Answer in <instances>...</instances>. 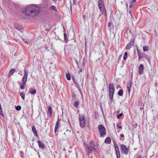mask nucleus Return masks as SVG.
I'll return each mask as SVG.
<instances>
[{
  "label": "nucleus",
  "mask_w": 158,
  "mask_h": 158,
  "mask_svg": "<svg viewBox=\"0 0 158 158\" xmlns=\"http://www.w3.org/2000/svg\"><path fill=\"white\" fill-rule=\"evenodd\" d=\"M73 82H74V83H75L76 86L77 88H78V87H79L78 84L77 83L76 81L75 80H74V79H73Z\"/></svg>",
  "instance_id": "nucleus-36"
},
{
  "label": "nucleus",
  "mask_w": 158,
  "mask_h": 158,
  "mask_svg": "<svg viewBox=\"0 0 158 158\" xmlns=\"http://www.w3.org/2000/svg\"><path fill=\"white\" fill-rule=\"evenodd\" d=\"M114 92H113L110 90H109V96L110 98L112 101L113 98V96Z\"/></svg>",
  "instance_id": "nucleus-11"
},
{
  "label": "nucleus",
  "mask_w": 158,
  "mask_h": 158,
  "mask_svg": "<svg viewBox=\"0 0 158 158\" xmlns=\"http://www.w3.org/2000/svg\"><path fill=\"white\" fill-rule=\"evenodd\" d=\"M117 126L118 127V129H122V127L121 126H119L118 125V124H117Z\"/></svg>",
  "instance_id": "nucleus-41"
},
{
  "label": "nucleus",
  "mask_w": 158,
  "mask_h": 158,
  "mask_svg": "<svg viewBox=\"0 0 158 158\" xmlns=\"http://www.w3.org/2000/svg\"><path fill=\"white\" fill-rule=\"evenodd\" d=\"M83 19H85L86 18L85 15H82Z\"/></svg>",
  "instance_id": "nucleus-44"
},
{
  "label": "nucleus",
  "mask_w": 158,
  "mask_h": 158,
  "mask_svg": "<svg viewBox=\"0 0 158 158\" xmlns=\"http://www.w3.org/2000/svg\"><path fill=\"white\" fill-rule=\"evenodd\" d=\"M78 105V102L76 101L74 103V106L75 108H77Z\"/></svg>",
  "instance_id": "nucleus-34"
},
{
  "label": "nucleus",
  "mask_w": 158,
  "mask_h": 158,
  "mask_svg": "<svg viewBox=\"0 0 158 158\" xmlns=\"http://www.w3.org/2000/svg\"><path fill=\"white\" fill-rule=\"evenodd\" d=\"M117 157H120V154L119 150L115 151Z\"/></svg>",
  "instance_id": "nucleus-26"
},
{
  "label": "nucleus",
  "mask_w": 158,
  "mask_h": 158,
  "mask_svg": "<svg viewBox=\"0 0 158 158\" xmlns=\"http://www.w3.org/2000/svg\"><path fill=\"white\" fill-rule=\"evenodd\" d=\"M99 8H102V7L104 6L103 2L102 0H98V5Z\"/></svg>",
  "instance_id": "nucleus-16"
},
{
  "label": "nucleus",
  "mask_w": 158,
  "mask_h": 158,
  "mask_svg": "<svg viewBox=\"0 0 158 158\" xmlns=\"http://www.w3.org/2000/svg\"><path fill=\"white\" fill-rule=\"evenodd\" d=\"M137 53H138V55L139 54H141L138 49H137Z\"/></svg>",
  "instance_id": "nucleus-45"
},
{
  "label": "nucleus",
  "mask_w": 158,
  "mask_h": 158,
  "mask_svg": "<svg viewBox=\"0 0 158 158\" xmlns=\"http://www.w3.org/2000/svg\"><path fill=\"white\" fill-rule=\"evenodd\" d=\"M114 147L115 148V150L118 151V150H119V149H118V146L115 142H114Z\"/></svg>",
  "instance_id": "nucleus-21"
},
{
  "label": "nucleus",
  "mask_w": 158,
  "mask_h": 158,
  "mask_svg": "<svg viewBox=\"0 0 158 158\" xmlns=\"http://www.w3.org/2000/svg\"><path fill=\"white\" fill-rule=\"evenodd\" d=\"M15 70L14 69H11L9 72V75L10 76L14 73Z\"/></svg>",
  "instance_id": "nucleus-25"
},
{
  "label": "nucleus",
  "mask_w": 158,
  "mask_h": 158,
  "mask_svg": "<svg viewBox=\"0 0 158 158\" xmlns=\"http://www.w3.org/2000/svg\"><path fill=\"white\" fill-rule=\"evenodd\" d=\"M148 49V46H144L143 47V50L144 51H147Z\"/></svg>",
  "instance_id": "nucleus-27"
},
{
  "label": "nucleus",
  "mask_w": 158,
  "mask_h": 158,
  "mask_svg": "<svg viewBox=\"0 0 158 158\" xmlns=\"http://www.w3.org/2000/svg\"><path fill=\"white\" fill-rule=\"evenodd\" d=\"M138 55L139 60L142 58L143 57L142 54H139Z\"/></svg>",
  "instance_id": "nucleus-30"
},
{
  "label": "nucleus",
  "mask_w": 158,
  "mask_h": 158,
  "mask_svg": "<svg viewBox=\"0 0 158 158\" xmlns=\"http://www.w3.org/2000/svg\"><path fill=\"white\" fill-rule=\"evenodd\" d=\"M111 23L110 22H109L108 23V27H110V25H111Z\"/></svg>",
  "instance_id": "nucleus-43"
},
{
  "label": "nucleus",
  "mask_w": 158,
  "mask_h": 158,
  "mask_svg": "<svg viewBox=\"0 0 158 158\" xmlns=\"http://www.w3.org/2000/svg\"><path fill=\"white\" fill-rule=\"evenodd\" d=\"M123 115V114L122 113H120L119 114H118L117 115V117L119 119Z\"/></svg>",
  "instance_id": "nucleus-32"
},
{
  "label": "nucleus",
  "mask_w": 158,
  "mask_h": 158,
  "mask_svg": "<svg viewBox=\"0 0 158 158\" xmlns=\"http://www.w3.org/2000/svg\"><path fill=\"white\" fill-rule=\"evenodd\" d=\"M72 6H70V10H71V11H72Z\"/></svg>",
  "instance_id": "nucleus-52"
},
{
  "label": "nucleus",
  "mask_w": 158,
  "mask_h": 158,
  "mask_svg": "<svg viewBox=\"0 0 158 158\" xmlns=\"http://www.w3.org/2000/svg\"><path fill=\"white\" fill-rule=\"evenodd\" d=\"M40 11V7L35 5H31L27 6L25 10V14L32 17L37 15Z\"/></svg>",
  "instance_id": "nucleus-1"
},
{
  "label": "nucleus",
  "mask_w": 158,
  "mask_h": 158,
  "mask_svg": "<svg viewBox=\"0 0 158 158\" xmlns=\"http://www.w3.org/2000/svg\"><path fill=\"white\" fill-rule=\"evenodd\" d=\"M121 152L122 153H124L126 155L128 154V150L125 145L124 144L121 145Z\"/></svg>",
  "instance_id": "nucleus-5"
},
{
  "label": "nucleus",
  "mask_w": 158,
  "mask_h": 158,
  "mask_svg": "<svg viewBox=\"0 0 158 158\" xmlns=\"http://www.w3.org/2000/svg\"><path fill=\"white\" fill-rule=\"evenodd\" d=\"M66 77L67 79L68 80H70L71 79V77L70 73H67L66 74Z\"/></svg>",
  "instance_id": "nucleus-24"
},
{
  "label": "nucleus",
  "mask_w": 158,
  "mask_h": 158,
  "mask_svg": "<svg viewBox=\"0 0 158 158\" xmlns=\"http://www.w3.org/2000/svg\"><path fill=\"white\" fill-rule=\"evenodd\" d=\"M134 41L132 40L130 41V42L127 45L126 49H129L134 45Z\"/></svg>",
  "instance_id": "nucleus-8"
},
{
  "label": "nucleus",
  "mask_w": 158,
  "mask_h": 158,
  "mask_svg": "<svg viewBox=\"0 0 158 158\" xmlns=\"http://www.w3.org/2000/svg\"><path fill=\"white\" fill-rule=\"evenodd\" d=\"M132 82L131 81H130L129 82H128L127 85V88L128 92L129 94H130L131 90V87L132 85Z\"/></svg>",
  "instance_id": "nucleus-9"
},
{
  "label": "nucleus",
  "mask_w": 158,
  "mask_h": 158,
  "mask_svg": "<svg viewBox=\"0 0 158 158\" xmlns=\"http://www.w3.org/2000/svg\"><path fill=\"white\" fill-rule=\"evenodd\" d=\"M129 12H130V13H131V11H129Z\"/></svg>",
  "instance_id": "nucleus-57"
},
{
  "label": "nucleus",
  "mask_w": 158,
  "mask_h": 158,
  "mask_svg": "<svg viewBox=\"0 0 158 158\" xmlns=\"http://www.w3.org/2000/svg\"><path fill=\"white\" fill-rule=\"evenodd\" d=\"M121 87H120V86L118 85H117V88H120Z\"/></svg>",
  "instance_id": "nucleus-48"
},
{
  "label": "nucleus",
  "mask_w": 158,
  "mask_h": 158,
  "mask_svg": "<svg viewBox=\"0 0 158 158\" xmlns=\"http://www.w3.org/2000/svg\"><path fill=\"white\" fill-rule=\"evenodd\" d=\"M78 89V90H79V91L80 92V94H81V95H82V92H81V90L79 88V87H78V88H77Z\"/></svg>",
  "instance_id": "nucleus-42"
},
{
  "label": "nucleus",
  "mask_w": 158,
  "mask_h": 158,
  "mask_svg": "<svg viewBox=\"0 0 158 158\" xmlns=\"http://www.w3.org/2000/svg\"><path fill=\"white\" fill-rule=\"evenodd\" d=\"M127 52H125L124 53V55L123 56V58L124 60H126L127 58Z\"/></svg>",
  "instance_id": "nucleus-29"
},
{
  "label": "nucleus",
  "mask_w": 158,
  "mask_h": 158,
  "mask_svg": "<svg viewBox=\"0 0 158 158\" xmlns=\"http://www.w3.org/2000/svg\"><path fill=\"white\" fill-rule=\"evenodd\" d=\"M73 4H75L77 0H73Z\"/></svg>",
  "instance_id": "nucleus-47"
},
{
  "label": "nucleus",
  "mask_w": 158,
  "mask_h": 158,
  "mask_svg": "<svg viewBox=\"0 0 158 158\" xmlns=\"http://www.w3.org/2000/svg\"><path fill=\"white\" fill-rule=\"evenodd\" d=\"M104 142L107 144H109L111 142V139L110 137H107L105 139Z\"/></svg>",
  "instance_id": "nucleus-17"
},
{
  "label": "nucleus",
  "mask_w": 158,
  "mask_h": 158,
  "mask_svg": "<svg viewBox=\"0 0 158 158\" xmlns=\"http://www.w3.org/2000/svg\"><path fill=\"white\" fill-rule=\"evenodd\" d=\"M64 35L65 41L66 42H67L68 40L67 39V36L66 34L65 33H64Z\"/></svg>",
  "instance_id": "nucleus-28"
},
{
  "label": "nucleus",
  "mask_w": 158,
  "mask_h": 158,
  "mask_svg": "<svg viewBox=\"0 0 158 158\" xmlns=\"http://www.w3.org/2000/svg\"><path fill=\"white\" fill-rule=\"evenodd\" d=\"M136 158H141V157L140 156H138Z\"/></svg>",
  "instance_id": "nucleus-51"
},
{
  "label": "nucleus",
  "mask_w": 158,
  "mask_h": 158,
  "mask_svg": "<svg viewBox=\"0 0 158 158\" xmlns=\"http://www.w3.org/2000/svg\"><path fill=\"white\" fill-rule=\"evenodd\" d=\"M131 2V4L129 6V8H132L134 6V4H132V2Z\"/></svg>",
  "instance_id": "nucleus-40"
},
{
  "label": "nucleus",
  "mask_w": 158,
  "mask_h": 158,
  "mask_svg": "<svg viewBox=\"0 0 158 158\" xmlns=\"http://www.w3.org/2000/svg\"><path fill=\"white\" fill-rule=\"evenodd\" d=\"M101 11L103 13L104 15L106 16V10L105 8V6L102 7V8H99Z\"/></svg>",
  "instance_id": "nucleus-10"
},
{
  "label": "nucleus",
  "mask_w": 158,
  "mask_h": 158,
  "mask_svg": "<svg viewBox=\"0 0 158 158\" xmlns=\"http://www.w3.org/2000/svg\"><path fill=\"white\" fill-rule=\"evenodd\" d=\"M14 27L17 29H18L19 31H22V27L21 26H20L18 24H15L14 25Z\"/></svg>",
  "instance_id": "nucleus-14"
},
{
  "label": "nucleus",
  "mask_w": 158,
  "mask_h": 158,
  "mask_svg": "<svg viewBox=\"0 0 158 158\" xmlns=\"http://www.w3.org/2000/svg\"><path fill=\"white\" fill-rule=\"evenodd\" d=\"M36 90L35 89H34L32 91H31L30 92V93L31 94H34L36 93Z\"/></svg>",
  "instance_id": "nucleus-33"
},
{
  "label": "nucleus",
  "mask_w": 158,
  "mask_h": 158,
  "mask_svg": "<svg viewBox=\"0 0 158 158\" xmlns=\"http://www.w3.org/2000/svg\"><path fill=\"white\" fill-rule=\"evenodd\" d=\"M130 33H131V30H130Z\"/></svg>",
  "instance_id": "nucleus-54"
},
{
  "label": "nucleus",
  "mask_w": 158,
  "mask_h": 158,
  "mask_svg": "<svg viewBox=\"0 0 158 158\" xmlns=\"http://www.w3.org/2000/svg\"><path fill=\"white\" fill-rule=\"evenodd\" d=\"M24 85V84H23V85H21L20 86V88L22 89H24V88H25V86L24 85Z\"/></svg>",
  "instance_id": "nucleus-39"
},
{
  "label": "nucleus",
  "mask_w": 158,
  "mask_h": 158,
  "mask_svg": "<svg viewBox=\"0 0 158 158\" xmlns=\"http://www.w3.org/2000/svg\"><path fill=\"white\" fill-rule=\"evenodd\" d=\"M37 143L38 144L39 147L41 149H44L45 148V145L41 142L39 140Z\"/></svg>",
  "instance_id": "nucleus-13"
},
{
  "label": "nucleus",
  "mask_w": 158,
  "mask_h": 158,
  "mask_svg": "<svg viewBox=\"0 0 158 158\" xmlns=\"http://www.w3.org/2000/svg\"><path fill=\"white\" fill-rule=\"evenodd\" d=\"M140 109H143V108H140Z\"/></svg>",
  "instance_id": "nucleus-56"
},
{
  "label": "nucleus",
  "mask_w": 158,
  "mask_h": 158,
  "mask_svg": "<svg viewBox=\"0 0 158 158\" xmlns=\"http://www.w3.org/2000/svg\"><path fill=\"white\" fill-rule=\"evenodd\" d=\"M51 8L52 10H54L55 11H56V7L54 6H52Z\"/></svg>",
  "instance_id": "nucleus-38"
},
{
  "label": "nucleus",
  "mask_w": 158,
  "mask_h": 158,
  "mask_svg": "<svg viewBox=\"0 0 158 158\" xmlns=\"http://www.w3.org/2000/svg\"><path fill=\"white\" fill-rule=\"evenodd\" d=\"M24 74L22 79V82L23 84L25 85L26 82L27 81V77L28 76V73L26 70V69L24 70Z\"/></svg>",
  "instance_id": "nucleus-6"
},
{
  "label": "nucleus",
  "mask_w": 158,
  "mask_h": 158,
  "mask_svg": "<svg viewBox=\"0 0 158 158\" xmlns=\"http://www.w3.org/2000/svg\"><path fill=\"white\" fill-rule=\"evenodd\" d=\"M48 111L49 113V115L50 116V118H51L52 115V108L51 106H48Z\"/></svg>",
  "instance_id": "nucleus-19"
},
{
  "label": "nucleus",
  "mask_w": 158,
  "mask_h": 158,
  "mask_svg": "<svg viewBox=\"0 0 158 158\" xmlns=\"http://www.w3.org/2000/svg\"><path fill=\"white\" fill-rule=\"evenodd\" d=\"M120 136L122 137H124V135L123 134H120Z\"/></svg>",
  "instance_id": "nucleus-46"
},
{
  "label": "nucleus",
  "mask_w": 158,
  "mask_h": 158,
  "mask_svg": "<svg viewBox=\"0 0 158 158\" xmlns=\"http://www.w3.org/2000/svg\"><path fill=\"white\" fill-rule=\"evenodd\" d=\"M109 90L114 92L115 89L113 83H110L109 85Z\"/></svg>",
  "instance_id": "nucleus-15"
},
{
  "label": "nucleus",
  "mask_w": 158,
  "mask_h": 158,
  "mask_svg": "<svg viewBox=\"0 0 158 158\" xmlns=\"http://www.w3.org/2000/svg\"><path fill=\"white\" fill-rule=\"evenodd\" d=\"M62 25H63V29H64V31H65V29L64 27V25L63 24H62Z\"/></svg>",
  "instance_id": "nucleus-50"
},
{
  "label": "nucleus",
  "mask_w": 158,
  "mask_h": 158,
  "mask_svg": "<svg viewBox=\"0 0 158 158\" xmlns=\"http://www.w3.org/2000/svg\"><path fill=\"white\" fill-rule=\"evenodd\" d=\"M85 149L86 152H88V155H89V153L94 151H97L96 148L93 146H90L86 144L85 145Z\"/></svg>",
  "instance_id": "nucleus-2"
},
{
  "label": "nucleus",
  "mask_w": 158,
  "mask_h": 158,
  "mask_svg": "<svg viewBox=\"0 0 158 158\" xmlns=\"http://www.w3.org/2000/svg\"><path fill=\"white\" fill-rule=\"evenodd\" d=\"M23 41H24V42L27 44H29V42L28 41V40L23 39Z\"/></svg>",
  "instance_id": "nucleus-35"
},
{
  "label": "nucleus",
  "mask_w": 158,
  "mask_h": 158,
  "mask_svg": "<svg viewBox=\"0 0 158 158\" xmlns=\"http://www.w3.org/2000/svg\"><path fill=\"white\" fill-rule=\"evenodd\" d=\"M71 133V131L67 130L65 132H64V134L66 136H69L70 135Z\"/></svg>",
  "instance_id": "nucleus-20"
},
{
  "label": "nucleus",
  "mask_w": 158,
  "mask_h": 158,
  "mask_svg": "<svg viewBox=\"0 0 158 158\" xmlns=\"http://www.w3.org/2000/svg\"><path fill=\"white\" fill-rule=\"evenodd\" d=\"M144 67L142 64H141L139 68L138 73L139 75H141L143 72Z\"/></svg>",
  "instance_id": "nucleus-7"
},
{
  "label": "nucleus",
  "mask_w": 158,
  "mask_h": 158,
  "mask_svg": "<svg viewBox=\"0 0 158 158\" xmlns=\"http://www.w3.org/2000/svg\"><path fill=\"white\" fill-rule=\"evenodd\" d=\"M21 107L20 106H18L15 107V109L17 110H19L21 109Z\"/></svg>",
  "instance_id": "nucleus-31"
},
{
  "label": "nucleus",
  "mask_w": 158,
  "mask_h": 158,
  "mask_svg": "<svg viewBox=\"0 0 158 158\" xmlns=\"http://www.w3.org/2000/svg\"><path fill=\"white\" fill-rule=\"evenodd\" d=\"M117 158H120V157H117Z\"/></svg>",
  "instance_id": "nucleus-55"
},
{
  "label": "nucleus",
  "mask_w": 158,
  "mask_h": 158,
  "mask_svg": "<svg viewBox=\"0 0 158 158\" xmlns=\"http://www.w3.org/2000/svg\"><path fill=\"white\" fill-rule=\"evenodd\" d=\"M98 131L101 136H103L106 134V129L102 125H99L98 127Z\"/></svg>",
  "instance_id": "nucleus-3"
},
{
  "label": "nucleus",
  "mask_w": 158,
  "mask_h": 158,
  "mask_svg": "<svg viewBox=\"0 0 158 158\" xmlns=\"http://www.w3.org/2000/svg\"><path fill=\"white\" fill-rule=\"evenodd\" d=\"M32 131L33 133H34V135L35 136H37V135L36 131L35 129V127L34 126H33V127H32Z\"/></svg>",
  "instance_id": "nucleus-18"
},
{
  "label": "nucleus",
  "mask_w": 158,
  "mask_h": 158,
  "mask_svg": "<svg viewBox=\"0 0 158 158\" xmlns=\"http://www.w3.org/2000/svg\"><path fill=\"white\" fill-rule=\"evenodd\" d=\"M60 121L59 119H58L57 121L56 122V126H55V128L54 131H55V132H56V131H57V130L58 128L59 125H60Z\"/></svg>",
  "instance_id": "nucleus-12"
},
{
  "label": "nucleus",
  "mask_w": 158,
  "mask_h": 158,
  "mask_svg": "<svg viewBox=\"0 0 158 158\" xmlns=\"http://www.w3.org/2000/svg\"><path fill=\"white\" fill-rule=\"evenodd\" d=\"M20 95L22 98L24 100L25 98V94L24 93L21 92L20 93Z\"/></svg>",
  "instance_id": "nucleus-23"
},
{
  "label": "nucleus",
  "mask_w": 158,
  "mask_h": 158,
  "mask_svg": "<svg viewBox=\"0 0 158 158\" xmlns=\"http://www.w3.org/2000/svg\"><path fill=\"white\" fill-rule=\"evenodd\" d=\"M136 1V0H132V2H135Z\"/></svg>",
  "instance_id": "nucleus-49"
},
{
  "label": "nucleus",
  "mask_w": 158,
  "mask_h": 158,
  "mask_svg": "<svg viewBox=\"0 0 158 158\" xmlns=\"http://www.w3.org/2000/svg\"><path fill=\"white\" fill-rule=\"evenodd\" d=\"M79 122L80 126L81 127H83L85 125V117L83 115L79 116Z\"/></svg>",
  "instance_id": "nucleus-4"
},
{
  "label": "nucleus",
  "mask_w": 158,
  "mask_h": 158,
  "mask_svg": "<svg viewBox=\"0 0 158 158\" xmlns=\"http://www.w3.org/2000/svg\"><path fill=\"white\" fill-rule=\"evenodd\" d=\"M146 59H147V60H148V61H150V60H149V59H148V58H146Z\"/></svg>",
  "instance_id": "nucleus-53"
},
{
  "label": "nucleus",
  "mask_w": 158,
  "mask_h": 158,
  "mask_svg": "<svg viewBox=\"0 0 158 158\" xmlns=\"http://www.w3.org/2000/svg\"><path fill=\"white\" fill-rule=\"evenodd\" d=\"M90 146H93L94 147V141L93 140L91 141L90 143Z\"/></svg>",
  "instance_id": "nucleus-37"
},
{
  "label": "nucleus",
  "mask_w": 158,
  "mask_h": 158,
  "mask_svg": "<svg viewBox=\"0 0 158 158\" xmlns=\"http://www.w3.org/2000/svg\"><path fill=\"white\" fill-rule=\"evenodd\" d=\"M123 94V90L122 89H120L118 92V94L120 96H122Z\"/></svg>",
  "instance_id": "nucleus-22"
}]
</instances>
